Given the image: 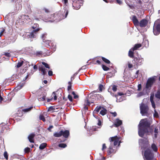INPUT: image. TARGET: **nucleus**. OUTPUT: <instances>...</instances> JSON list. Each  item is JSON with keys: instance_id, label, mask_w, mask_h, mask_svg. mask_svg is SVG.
Segmentation results:
<instances>
[{"instance_id": "obj_1", "label": "nucleus", "mask_w": 160, "mask_h": 160, "mask_svg": "<svg viewBox=\"0 0 160 160\" xmlns=\"http://www.w3.org/2000/svg\"><path fill=\"white\" fill-rule=\"evenodd\" d=\"M150 123L146 119H142L138 125V133L139 136L143 138L144 134L148 132V128L150 127Z\"/></svg>"}, {"instance_id": "obj_2", "label": "nucleus", "mask_w": 160, "mask_h": 160, "mask_svg": "<svg viewBox=\"0 0 160 160\" xmlns=\"http://www.w3.org/2000/svg\"><path fill=\"white\" fill-rule=\"evenodd\" d=\"M143 158L144 160H154V154L150 148H147L144 152Z\"/></svg>"}, {"instance_id": "obj_3", "label": "nucleus", "mask_w": 160, "mask_h": 160, "mask_svg": "<svg viewBox=\"0 0 160 160\" xmlns=\"http://www.w3.org/2000/svg\"><path fill=\"white\" fill-rule=\"evenodd\" d=\"M153 32L155 35H158L160 33V19L155 21L153 27Z\"/></svg>"}, {"instance_id": "obj_4", "label": "nucleus", "mask_w": 160, "mask_h": 160, "mask_svg": "<svg viewBox=\"0 0 160 160\" xmlns=\"http://www.w3.org/2000/svg\"><path fill=\"white\" fill-rule=\"evenodd\" d=\"M83 0H74L73 1L72 5L73 8L76 10L79 9L81 6L83 5Z\"/></svg>"}, {"instance_id": "obj_5", "label": "nucleus", "mask_w": 160, "mask_h": 160, "mask_svg": "<svg viewBox=\"0 0 160 160\" xmlns=\"http://www.w3.org/2000/svg\"><path fill=\"white\" fill-rule=\"evenodd\" d=\"M140 113L142 115L144 116L148 113L149 108L147 105L142 103L140 106Z\"/></svg>"}, {"instance_id": "obj_6", "label": "nucleus", "mask_w": 160, "mask_h": 160, "mask_svg": "<svg viewBox=\"0 0 160 160\" xmlns=\"http://www.w3.org/2000/svg\"><path fill=\"white\" fill-rule=\"evenodd\" d=\"M139 143L140 145L142 146L143 147H148V146H149V141L147 138H144L139 139Z\"/></svg>"}, {"instance_id": "obj_7", "label": "nucleus", "mask_w": 160, "mask_h": 160, "mask_svg": "<svg viewBox=\"0 0 160 160\" xmlns=\"http://www.w3.org/2000/svg\"><path fill=\"white\" fill-rule=\"evenodd\" d=\"M155 81V78H149L147 81L146 85V88L147 89L151 88Z\"/></svg>"}, {"instance_id": "obj_8", "label": "nucleus", "mask_w": 160, "mask_h": 160, "mask_svg": "<svg viewBox=\"0 0 160 160\" xmlns=\"http://www.w3.org/2000/svg\"><path fill=\"white\" fill-rule=\"evenodd\" d=\"M47 94L46 91L45 90L43 91L38 95V100L40 101L45 100Z\"/></svg>"}, {"instance_id": "obj_9", "label": "nucleus", "mask_w": 160, "mask_h": 160, "mask_svg": "<svg viewBox=\"0 0 160 160\" xmlns=\"http://www.w3.org/2000/svg\"><path fill=\"white\" fill-rule=\"evenodd\" d=\"M143 59L141 58L135 57L134 58L133 61L135 62L136 65H141L142 61H143Z\"/></svg>"}, {"instance_id": "obj_10", "label": "nucleus", "mask_w": 160, "mask_h": 160, "mask_svg": "<svg viewBox=\"0 0 160 160\" xmlns=\"http://www.w3.org/2000/svg\"><path fill=\"white\" fill-rule=\"evenodd\" d=\"M148 23V21L145 19H143L141 20L139 22L138 26H139L141 27H145Z\"/></svg>"}, {"instance_id": "obj_11", "label": "nucleus", "mask_w": 160, "mask_h": 160, "mask_svg": "<svg viewBox=\"0 0 160 160\" xmlns=\"http://www.w3.org/2000/svg\"><path fill=\"white\" fill-rule=\"evenodd\" d=\"M43 41L45 43L46 47L48 48H51V46L53 47L54 46V44L51 41L46 40L45 39H44Z\"/></svg>"}, {"instance_id": "obj_12", "label": "nucleus", "mask_w": 160, "mask_h": 160, "mask_svg": "<svg viewBox=\"0 0 160 160\" xmlns=\"http://www.w3.org/2000/svg\"><path fill=\"white\" fill-rule=\"evenodd\" d=\"M119 139V138H118L117 136H116L114 137H111L110 140V142H114V146H116L118 144Z\"/></svg>"}, {"instance_id": "obj_13", "label": "nucleus", "mask_w": 160, "mask_h": 160, "mask_svg": "<svg viewBox=\"0 0 160 160\" xmlns=\"http://www.w3.org/2000/svg\"><path fill=\"white\" fill-rule=\"evenodd\" d=\"M39 30V29L36 28L34 29L32 32L29 33V35H28L29 37L35 38L36 37L35 34Z\"/></svg>"}, {"instance_id": "obj_14", "label": "nucleus", "mask_w": 160, "mask_h": 160, "mask_svg": "<svg viewBox=\"0 0 160 160\" xmlns=\"http://www.w3.org/2000/svg\"><path fill=\"white\" fill-rule=\"evenodd\" d=\"M101 57H96L94 58L92 61V63L94 64L100 65L101 63V61L99 60H100Z\"/></svg>"}, {"instance_id": "obj_15", "label": "nucleus", "mask_w": 160, "mask_h": 160, "mask_svg": "<svg viewBox=\"0 0 160 160\" xmlns=\"http://www.w3.org/2000/svg\"><path fill=\"white\" fill-rule=\"evenodd\" d=\"M62 136L64 138H67L70 135L69 131L68 130H65L63 131L61 130Z\"/></svg>"}, {"instance_id": "obj_16", "label": "nucleus", "mask_w": 160, "mask_h": 160, "mask_svg": "<svg viewBox=\"0 0 160 160\" xmlns=\"http://www.w3.org/2000/svg\"><path fill=\"white\" fill-rule=\"evenodd\" d=\"M38 69L39 71L41 72L43 75H45L46 74L47 70L45 69L43 66L42 65L39 66Z\"/></svg>"}, {"instance_id": "obj_17", "label": "nucleus", "mask_w": 160, "mask_h": 160, "mask_svg": "<svg viewBox=\"0 0 160 160\" xmlns=\"http://www.w3.org/2000/svg\"><path fill=\"white\" fill-rule=\"evenodd\" d=\"M122 124V121L119 120L118 118H117L115 119V120L113 125V126L116 127H118L121 125Z\"/></svg>"}, {"instance_id": "obj_18", "label": "nucleus", "mask_w": 160, "mask_h": 160, "mask_svg": "<svg viewBox=\"0 0 160 160\" xmlns=\"http://www.w3.org/2000/svg\"><path fill=\"white\" fill-rule=\"evenodd\" d=\"M132 20L134 25L135 26H138L139 22L136 16L133 15L132 16Z\"/></svg>"}, {"instance_id": "obj_19", "label": "nucleus", "mask_w": 160, "mask_h": 160, "mask_svg": "<svg viewBox=\"0 0 160 160\" xmlns=\"http://www.w3.org/2000/svg\"><path fill=\"white\" fill-rule=\"evenodd\" d=\"M35 134L34 133L30 134L28 137V139L29 141L31 143H34V138L35 136Z\"/></svg>"}, {"instance_id": "obj_20", "label": "nucleus", "mask_w": 160, "mask_h": 160, "mask_svg": "<svg viewBox=\"0 0 160 160\" xmlns=\"http://www.w3.org/2000/svg\"><path fill=\"white\" fill-rule=\"evenodd\" d=\"M117 71L115 70L114 69L112 72H108L106 76V78H112L115 75V73Z\"/></svg>"}, {"instance_id": "obj_21", "label": "nucleus", "mask_w": 160, "mask_h": 160, "mask_svg": "<svg viewBox=\"0 0 160 160\" xmlns=\"http://www.w3.org/2000/svg\"><path fill=\"white\" fill-rule=\"evenodd\" d=\"M142 46V45L140 43H138L135 44L134 47L131 48L133 51L138 49V48H140Z\"/></svg>"}, {"instance_id": "obj_22", "label": "nucleus", "mask_w": 160, "mask_h": 160, "mask_svg": "<svg viewBox=\"0 0 160 160\" xmlns=\"http://www.w3.org/2000/svg\"><path fill=\"white\" fill-rule=\"evenodd\" d=\"M133 51L131 49L128 52V56L130 58H134Z\"/></svg>"}, {"instance_id": "obj_23", "label": "nucleus", "mask_w": 160, "mask_h": 160, "mask_svg": "<svg viewBox=\"0 0 160 160\" xmlns=\"http://www.w3.org/2000/svg\"><path fill=\"white\" fill-rule=\"evenodd\" d=\"M101 58L102 60L106 63L107 64H109L110 63V61L106 58L103 57H101Z\"/></svg>"}, {"instance_id": "obj_24", "label": "nucleus", "mask_w": 160, "mask_h": 160, "mask_svg": "<svg viewBox=\"0 0 160 160\" xmlns=\"http://www.w3.org/2000/svg\"><path fill=\"white\" fill-rule=\"evenodd\" d=\"M151 148L153 151L155 152H157L158 151V148L156 145L154 144L153 143L151 145Z\"/></svg>"}, {"instance_id": "obj_25", "label": "nucleus", "mask_w": 160, "mask_h": 160, "mask_svg": "<svg viewBox=\"0 0 160 160\" xmlns=\"http://www.w3.org/2000/svg\"><path fill=\"white\" fill-rule=\"evenodd\" d=\"M47 144L45 143H43L41 144L39 147V148L40 149L42 150L44 149L47 146Z\"/></svg>"}, {"instance_id": "obj_26", "label": "nucleus", "mask_w": 160, "mask_h": 160, "mask_svg": "<svg viewBox=\"0 0 160 160\" xmlns=\"http://www.w3.org/2000/svg\"><path fill=\"white\" fill-rule=\"evenodd\" d=\"M53 136L56 137H59L62 136L61 131L59 132H56L53 134Z\"/></svg>"}, {"instance_id": "obj_27", "label": "nucleus", "mask_w": 160, "mask_h": 160, "mask_svg": "<svg viewBox=\"0 0 160 160\" xmlns=\"http://www.w3.org/2000/svg\"><path fill=\"white\" fill-rule=\"evenodd\" d=\"M25 85L24 82L20 83H19L18 85V86L16 88H17V90H20V89L22 87H23V86Z\"/></svg>"}, {"instance_id": "obj_28", "label": "nucleus", "mask_w": 160, "mask_h": 160, "mask_svg": "<svg viewBox=\"0 0 160 160\" xmlns=\"http://www.w3.org/2000/svg\"><path fill=\"white\" fill-rule=\"evenodd\" d=\"M96 97L100 101H102L104 100V98L101 95L99 94H96Z\"/></svg>"}, {"instance_id": "obj_29", "label": "nucleus", "mask_w": 160, "mask_h": 160, "mask_svg": "<svg viewBox=\"0 0 160 160\" xmlns=\"http://www.w3.org/2000/svg\"><path fill=\"white\" fill-rule=\"evenodd\" d=\"M107 112V110L105 108H103V110H101L100 113L102 116L106 114Z\"/></svg>"}, {"instance_id": "obj_30", "label": "nucleus", "mask_w": 160, "mask_h": 160, "mask_svg": "<svg viewBox=\"0 0 160 160\" xmlns=\"http://www.w3.org/2000/svg\"><path fill=\"white\" fill-rule=\"evenodd\" d=\"M158 128L157 127H156L154 129V137L155 138H157V135L158 133Z\"/></svg>"}, {"instance_id": "obj_31", "label": "nucleus", "mask_w": 160, "mask_h": 160, "mask_svg": "<svg viewBox=\"0 0 160 160\" xmlns=\"http://www.w3.org/2000/svg\"><path fill=\"white\" fill-rule=\"evenodd\" d=\"M43 54V52L41 51H37L35 53L36 56L40 57Z\"/></svg>"}, {"instance_id": "obj_32", "label": "nucleus", "mask_w": 160, "mask_h": 160, "mask_svg": "<svg viewBox=\"0 0 160 160\" xmlns=\"http://www.w3.org/2000/svg\"><path fill=\"white\" fill-rule=\"evenodd\" d=\"M102 67L103 70L104 71H107L110 69L109 68L103 64L102 65Z\"/></svg>"}, {"instance_id": "obj_33", "label": "nucleus", "mask_w": 160, "mask_h": 160, "mask_svg": "<svg viewBox=\"0 0 160 160\" xmlns=\"http://www.w3.org/2000/svg\"><path fill=\"white\" fill-rule=\"evenodd\" d=\"M33 107H31L29 108H25L24 109H23L22 110V112H27L30 111H31L32 109V108Z\"/></svg>"}, {"instance_id": "obj_34", "label": "nucleus", "mask_w": 160, "mask_h": 160, "mask_svg": "<svg viewBox=\"0 0 160 160\" xmlns=\"http://www.w3.org/2000/svg\"><path fill=\"white\" fill-rule=\"evenodd\" d=\"M108 152L109 154H110L112 153H115L114 149H113L111 147H109V149L108 151Z\"/></svg>"}, {"instance_id": "obj_35", "label": "nucleus", "mask_w": 160, "mask_h": 160, "mask_svg": "<svg viewBox=\"0 0 160 160\" xmlns=\"http://www.w3.org/2000/svg\"><path fill=\"white\" fill-rule=\"evenodd\" d=\"M155 97L158 99H160V91H158L155 94Z\"/></svg>"}, {"instance_id": "obj_36", "label": "nucleus", "mask_w": 160, "mask_h": 160, "mask_svg": "<svg viewBox=\"0 0 160 160\" xmlns=\"http://www.w3.org/2000/svg\"><path fill=\"white\" fill-rule=\"evenodd\" d=\"M30 151L31 149L28 147L24 149V152L26 153H28L30 152Z\"/></svg>"}, {"instance_id": "obj_37", "label": "nucleus", "mask_w": 160, "mask_h": 160, "mask_svg": "<svg viewBox=\"0 0 160 160\" xmlns=\"http://www.w3.org/2000/svg\"><path fill=\"white\" fill-rule=\"evenodd\" d=\"M68 84L69 85L68 86V91H70L72 87V82L71 81H70L68 82Z\"/></svg>"}, {"instance_id": "obj_38", "label": "nucleus", "mask_w": 160, "mask_h": 160, "mask_svg": "<svg viewBox=\"0 0 160 160\" xmlns=\"http://www.w3.org/2000/svg\"><path fill=\"white\" fill-rule=\"evenodd\" d=\"M42 65L44 66V67H45L46 68H47L48 69L50 68V67L48 63L44 62H42Z\"/></svg>"}, {"instance_id": "obj_39", "label": "nucleus", "mask_w": 160, "mask_h": 160, "mask_svg": "<svg viewBox=\"0 0 160 160\" xmlns=\"http://www.w3.org/2000/svg\"><path fill=\"white\" fill-rule=\"evenodd\" d=\"M23 61H22L21 62H18L16 66V67L17 68H19L21 67L23 64Z\"/></svg>"}, {"instance_id": "obj_40", "label": "nucleus", "mask_w": 160, "mask_h": 160, "mask_svg": "<svg viewBox=\"0 0 160 160\" xmlns=\"http://www.w3.org/2000/svg\"><path fill=\"white\" fill-rule=\"evenodd\" d=\"M39 117L40 120H42L43 122H45V118L43 115H40Z\"/></svg>"}, {"instance_id": "obj_41", "label": "nucleus", "mask_w": 160, "mask_h": 160, "mask_svg": "<svg viewBox=\"0 0 160 160\" xmlns=\"http://www.w3.org/2000/svg\"><path fill=\"white\" fill-rule=\"evenodd\" d=\"M59 147L65 148L67 146V145L65 143H60L58 145Z\"/></svg>"}, {"instance_id": "obj_42", "label": "nucleus", "mask_w": 160, "mask_h": 160, "mask_svg": "<svg viewBox=\"0 0 160 160\" xmlns=\"http://www.w3.org/2000/svg\"><path fill=\"white\" fill-rule=\"evenodd\" d=\"M5 31V30L4 28H1V31L0 33V37H1L2 36Z\"/></svg>"}, {"instance_id": "obj_43", "label": "nucleus", "mask_w": 160, "mask_h": 160, "mask_svg": "<svg viewBox=\"0 0 160 160\" xmlns=\"http://www.w3.org/2000/svg\"><path fill=\"white\" fill-rule=\"evenodd\" d=\"M4 156L6 160L8 159V155L7 151H5L4 153Z\"/></svg>"}, {"instance_id": "obj_44", "label": "nucleus", "mask_w": 160, "mask_h": 160, "mask_svg": "<svg viewBox=\"0 0 160 160\" xmlns=\"http://www.w3.org/2000/svg\"><path fill=\"white\" fill-rule=\"evenodd\" d=\"M101 106H97V107L94 110V111H95L97 112H98L101 109Z\"/></svg>"}, {"instance_id": "obj_45", "label": "nucleus", "mask_w": 160, "mask_h": 160, "mask_svg": "<svg viewBox=\"0 0 160 160\" xmlns=\"http://www.w3.org/2000/svg\"><path fill=\"white\" fill-rule=\"evenodd\" d=\"M72 94L74 96V98L76 99L78 98V95H76L74 92L73 91L72 92Z\"/></svg>"}, {"instance_id": "obj_46", "label": "nucleus", "mask_w": 160, "mask_h": 160, "mask_svg": "<svg viewBox=\"0 0 160 160\" xmlns=\"http://www.w3.org/2000/svg\"><path fill=\"white\" fill-rule=\"evenodd\" d=\"M112 90L115 92L117 90V86H116L115 85H113L112 86Z\"/></svg>"}, {"instance_id": "obj_47", "label": "nucleus", "mask_w": 160, "mask_h": 160, "mask_svg": "<svg viewBox=\"0 0 160 160\" xmlns=\"http://www.w3.org/2000/svg\"><path fill=\"white\" fill-rule=\"evenodd\" d=\"M3 55H5L8 57H10L11 56V55L10 53L9 52H4Z\"/></svg>"}, {"instance_id": "obj_48", "label": "nucleus", "mask_w": 160, "mask_h": 160, "mask_svg": "<svg viewBox=\"0 0 160 160\" xmlns=\"http://www.w3.org/2000/svg\"><path fill=\"white\" fill-rule=\"evenodd\" d=\"M47 35V34L46 33H45L43 34L42 36V40L43 41L44 39H46V36Z\"/></svg>"}, {"instance_id": "obj_49", "label": "nucleus", "mask_w": 160, "mask_h": 160, "mask_svg": "<svg viewBox=\"0 0 160 160\" xmlns=\"http://www.w3.org/2000/svg\"><path fill=\"white\" fill-rule=\"evenodd\" d=\"M68 98L69 99V100L71 102L72 101V98L71 95L70 94H69L68 96Z\"/></svg>"}, {"instance_id": "obj_50", "label": "nucleus", "mask_w": 160, "mask_h": 160, "mask_svg": "<svg viewBox=\"0 0 160 160\" xmlns=\"http://www.w3.org/2000/svg\"><path fill=\"white\" fill-rule=\"evenodd\" d=\"M62 2L64 4L67 6L68 4V0H62Z\"/></svg>"}, {"instance_id": "obj_51", "label": "nucleus", "mask_w": 160, "mask_h": 160, "mask_svg": "<svg viewBox=\"0 0 160 160\" xmlns=\"http://www.w3.org/2000/svg\"><path fill=\"white\" fill-rule=\"evenodd\" d=\"M154 97V95L153 94H151L150 96V101H153V98Z\"/></svg>"}, {"instance_id": "obj_52", "label": "nucleus", "mask_w": 160, "mask_h": 160, "mask_svg": "<svg viewBox=\"0 0 160 160\" xmlns=\"http://www.w3.org/2000/svg\"><path fill=\"white\" fill-rule=\"evenodd\" d=\"M78 73V72H76L71 77V81L72 82V80L73 79H74V76L77 75V74Z\"/></svg>"}, {"instance_id": "obj_53", "label": "nucleus", "mask_w": 160, "mask_h": 160, "mask_svg": "<svg viewBox=\"0 0 160 160\" xmlns=\"http://www.w3.org/2000/svg\"><path fill=\"white\" fill-rule=\"evenodd\" d=\"M103 88V86L102 84H100L99 86V89L100 91H102V89Z\"/></svg>"}, {"instance_id": "obj_54", "label": "nucleus", "mask_w": 160, "mask_h": 160, "mask_svg": "<svg viewBox=\"0 0 160 160\" xmlns=\"http://www.w3.org/2000/svg\"><path fill=\"white\" fill-rule=\"evenodd\" d=\"M43 10L45 12L47 13H48L50 12L49 10L48 9L45 8H43Z\"/></svg>"}, {"instance_id": "obj_55", "label": "nucleus", "mask_w": 160, "mask_h": 160, "mask_svg": "<svg viewBox=\"0 0 160 160\" xmlns=\"http://www.w3.org/2000/svg\"><path fill=\"white\" fill-rule=\"evenodd\" d=\"M25 19H26L27 20H28L29 22H30L31 20V19L29 18V16L28 15H25Z\"/></svg>"}, {"instance_id": "obj_56", "label": "nucleus", "mask_w": 160, "mask_h": 160, "mask_svg": "<svg viewBox=\"0 0 160 160\" xmlns=\"http://www.w3.org/2000/svg\"><path fill=\"white\" fill-rule=\"evenodd\" d=\"M116 1L117 3L119 5H120L122 4V2L121 0H116Z\"/></svg>"}, {"instance_id": "obj_57", "label": "nucleus", "mask_w": 160, "mask_h": 160, "mask_svg": "<svg viewBox=\"0 0 160 160\" xmlns=\"http://www.w3.org/2000/svg\"><path fill=\"white\" fill-rule=\"evenodd\" d=\"M151 102L152 104V107H153V108L155 109V105L154 101H151Z\"/></svg>"}, {"instance_id": "obj_58", "label": "nucleus", "mask_w": 160, "mask_h": 160, "mask_svg": "<svg viewBox=\"0 0 160 160\" xmlns=\"http://www.w3.org/2000/svg\"><path fill=\"white\" fill-rule=\"evenodd\" d=\"M54 110V108H53V107L52 106H51L49 108L48 111H51Z\"/></svg>"}, {"instance_id": "obj_59", "label": "nucleus", "mask_w": 160, "mask_h": 160, "mask_svg": "<svg viewBox=\"0 0 160 160\" xmlns=\"http://www.w3.org/2000/svg\"><path fill=\"white\" fill-rule=\"evenodd\" d=\"M52 72L51 70H49L48 72V75L49 76H52Z\"/></svg>"}, {"instance_id": "obj_60", "label": "nucleus", "mask_w": 160, "mask_h": 160, "mask_svg": "<svg viewBox=\"0 0 160 160\" xmlns=\"http://www.w3.org/2000/svg\"><path fill=\"white\" fill-rule=\"evenodd\" d=\"M138 91H140L141 89L142 86L141 84H139L138 86Z\"/></svg>"}, {"instance_id": "obj_61", "label": "nucleus", "mask_w": 160, "mask_h": 160, "mask_svg": "<svg viewBox=\"0 0 160 160\" xmlns=\"http://www.w3.org/2000/svg\"><path fill=\"white\" fill-rule=\"evenodd\" d=\"M111 113L114 117H115L117 115V113L116 112H111Z\"/></svg>"}, {"instance_id": "obj_62", "label": "nucleus", "mask_w": 160, "mask_h": 160, "mask_svg": "<svg viewBox=\"0 0 160 160\" xmlns=\"http://www.w3.org/2000/svg\"><path fill=\"white\" fill-rule=\"evenodd\" d=\"M107 148V147L106 146V144L105 143H104L102 145V150H103L105 149H106Z\"/></svg>"}, {"instance_id": "obj_63", "label": "nucleus", "mask_w": 160, "mask_h": 160, "mask_svg": "<svg viewBox=\"0 0 160 160\" xmlns=\"http://www.w3.org/2000/svg\"><path fill=\"white\" fill-rule=\"evenodd\" d=\"M53 127L52 125L50 126L49 127V128H48V130L50 132H51L52 130H51V129L52 128H53Z\"/></svg>"}, {"instance_id": "obj_64", "label": "nucleus", "mask_w": 160, "mask_h": 160, "mask_svg": "<svg viewBox=\"0 0 160 160\" xmlns=\"http://www.w3.org/2000/svg\"><path fill=\"white\" fill-rule=\"evenodd\" d=\"M52 93L55 95L54 96V99L55 100H56L57 98L56 94L55 92H53Z\"/></svg>"}]
</instances>
